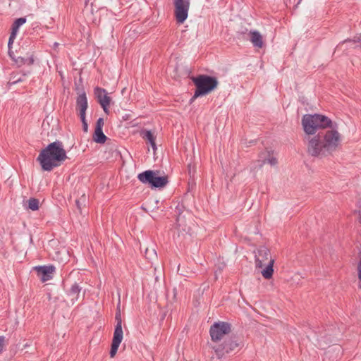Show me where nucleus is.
Instances as JSON below:
<instances>
[{
    "label": "nucleus",
    "mask_w": 361,
    "mask_h": 361,
    "mask_svg": "<svg viewBox=\"0 0 361 361\" xmlns=\"http://www.w3.org/2000/svg\"><path fill=\"white\" fill-rule=\"evenodd\" d=\"M307 152L313 157L324 158L335 152L341 142V133L330 128L317 135H309L305 137Z\"/></svg>",
    "instance_id": "1"
},
{
    "label": "nucleus",
    "mask_w": 361,
    "mask_h": 361,
    "mask_svg": "<svg viewBox=\"0 0 361 361\" xmlns=\"http://www.w3.org/2000/svg\"><path fill=\"white\" fill-rule=\"evenodd\" d=\"M67 158L63 145L59 142L49 144L39 154L37 161L44 171H51L59 166Z\"/></svg>",
    "instance_id": "2"
},
{
    "label": "nucleus",
    "mask_w": 361,
    "mask_h": 361,
    "mask_svg": "<svg viewBox=\"0 0 361 361\" xmlns=\"http://www.w3.org/2000/svg\"><path fill=\"white\" fill-rule=\"evenodd\" d=\"M332 122L322 114H305L302 118V126L306 135H315L317 130L331 127Z\"/></svg>",
    "instance_id": "3"
},
{
    "label": "nucleus",
    "mask_w": 361,
    "mask_h": 361,
    "mask_svg": "<svg viewBox=\"0 0 361 361\" xmlns=\"http://www.w3.org/2000/svg\"><path fill=\"white\" fill-rule=\"evenodd\" d=\"M255 267L262 269L261 274L266 279L272 277L274 273V259L271 256L269 250L264 247H259L255 252Z\"/></svg>",
    "instance_id": "4"
},
{
    "label": "nucleus",
    "mask_w": 361,
    "mask_h": 361,
    "mask_svg": "<svg viewBox=\"0 0 361 361\" xmlns=\"http://www.w3.org/2000/svg\"><path fill=\"white\" fill-rule=\"evenodd\" d=\"M197 89L194 96L191 99L193 101L200 96L205 95L214 90L218 85V81L215 78L205 75H201L192 78Z\"/></svg>",
    "instance_id": "5"
},
{
    "label": "nucleus",
    "mask_w": 361,
    "mask_h": 361,
    "mask_svg": "<svg viewBox=\"0 0 361 361\" xmlns=\"http://www.w3.org/2000/svg\"><path fill=\"white\" fill-rule=\"evenodd\" d=\"M244 345L242 338L233 337L226 340L221 344H209L219 358H221L225 353H229L237 348H241Z\"/></svg>",
    "instance_id": "6"
},
{
    "label": "nucleus",
    "mask_w": 361,
    "mask_h": 361,
    "mask_svg": "<svg viewBox=\"0 0 361 361\" xmlns=\"http://www.w3.org/2000/svg\"><path fill=\"white\" fill-rule=\"evenodd\" d=\"M137 178L142 183H149L154 188H164L168 183V176H159L158 171H145L138 174Z\"/></svg>",
    "instance_id": "7"
},
{
    "label": "nucleus",
    "mask_w": 361,
    "mask_h": 361,
    "mask_svg": "<svg viewBox=\"0 0 361 361\" xmlns=\"http://www.w3.org/2000/svg\"><path fill=\"white\" fill-rule=\"evenodd\" d=\"M231 331V325L228 323L219 322L214 323L209 330L212 344H219V342L224 339Z\"/></svg>",
    "instance_id": "8"
},
{
    "label": "nucleus",
    "mask_w": 361,
    "mask_h": 361,
    "mask_svg": "<svg viewBox=\"0 0 361 361\" xmlns=\"http://www.w3.org/2000/svg\"><path fill=\"white\" fill-rule=\"evenodd\" d=\"M174 16L178 23L182 24L187 19L190 0H174Z\"/></svg>",
    "instance_id": "9"
},
{
    "label": "nucleus",
    "mask_w": 361,
    "mask_h": 361,
    "mask_svg": "<svg viewBox=\"0 0 361 361\" xmlns=\"http://www.w3.org/2000/svg\"><path fill=\"white\" fill-rule=\"evenodd\" d=\"M94 95L104 111L106 114H109V106H110L111 99L108 96L106 91L103 88L97 87L94 89Z\"/></svg>",
    "instance_id": "10"
},
{
    "label": "nucleus",
    "mask_w": 361,
    "mask_h": 361,
    "mask_svg": "<svg viewBox=\"0 0 361 361\" xmlns=\"http://www.w3.org/2000/svg\"><path fill=\"white\" fill-rule=\"evenodd\" d=\"M38 276L40 277L42 282L47 281L52 278V274L55 270L54 266H42L35 267Z\"/></svg>",
    "instance_id": "11"
},
{
    "label": "nucleus",
    "mask_w": 361,
    "mask_h": 361,
    "mask_svg": "<svg viewBox=\"0 0 361 361\" xmlns=\"http://www.w3.org/2000/svg\"><path fill=\"white\" fill-rule=\"evenodd\" d=\"M81 288L77 284H73L67 293L66 302L68 305H73L80 298Z\"/></svg>",
    "instance_id": "12"
},
{
    "label": "nucleus",
    "mask_w": 361,
    "mask_h": 361,
    "mask_svg": "<svg viewBox=\"0 0 361 361\" xmlns=\"http://www.w3.org/2000/svg\"><path fill=\"white\" fill-rule=\"evenodd\" d=\"M76 108L79 111L80 117L85 116V111L87 109V99L85 92L80 94L77 97Z\"/></svg>",
    "instance_id": "13"
},
{
    "label": "nucleus",
    "mask_w": 361,
    "mask_h": 361,
    "mask_svg": "<svg viewBox=\"0 0 361 361\" xmlns=\"http://www.w3.org/2000/svg\"><path fill=\"white\" fill-rule=\"evenodd\" d=\"M259 158L263 163H267L271 166H275L277 164V159L273 153L269 151L262 152L259 154Z\"/></svg>",
    "instance_id": "14"
},
{
    "label": "nucleus",
    "mask_w": 361,
    "mask_h": 361,
    "mask_svg": "<svg viewBox=\"0 0 361 361\" xmlns=\"http://www.w3.org/2000/svg\"><path fill=\"white\" fill-rule=\"evenodd\" d=\"M123 336L114 335L112 340L111 350H110V357H114L118 350V348L123 340Z\"/></svg>",
    "instance_id": "15"
},
{
    "label": "nucleus",
    "mask_w": 361,
    "mask_h": 361,
    "mask_svg": "<svg viewBox=\"0 0 361 361\" xmlns=\"http://www.w3.org/2000/svg\"><path fill=\"white\" fill-rule=\"evenodd\" d=\"M119 305L120 301L118 302V305L117 307V312L116 314V325L114 330V335H118V336H123V332L122 329V320H121V315L119 310Z\"/></svg>",
    "instance_id": "16"
},
{
    "label": "nucleus",
    "mask_w": 361,
    "mask_h": 361,
    "mask_svg": "<svg viewBox=\"0 0 361 361\" xmlns=\"http://www.w3.org/2000/svg\"><path fill=\"white\" fill-rule=\"evenodd\" d=\"M250 35L251 36L250 41L254 46L262 48L263 46V40L261 34L257 31H251Z\"/></svg>",
    "instance_id": "17"
},
{
    "label": "nucleus",
    "mask_w": 361,
    "mask_h": 361,
    "mask_svg": "<svg viewBox=\"0 0 361 361\" xmlns=\"http://www.w3.org/2000/svg\"><path fill=\"white\" fill-rule=\"evenodd\" d=\"M106 140V136L104 134L102 129L95 128L93 135V140L97 143L103 144Z\"/></svg>",
    "instance_id": "18"
},
{
    "label": "nucleus",
    "mask_w": 361,
    "mask_h": 361,
    "mask_svg": "<svg viewBox=\"0 0 361 361\" xmlns=\"http://www.w3.org/2000/svg\"><path fill=\"white\" fill-rule=\"evenodd\" d=\"M142 137L149 142L154 150L157 149L155 143V137L150 130H145L142 133Z\"/></svg>",
    "instance_id": "19"
},
{
    "label": "nucleus",
    "mask_w": 361,
    "mask_h": 361,
    "mask_svg": "<svg viewBox=\"0 0 361 361\" xmlns=\"http://www.w3.org/2000/svg\"><path fill=\"white\" fill-rule=\"evenodd\" d=\"M26 22V18H20L16 19L12 25L11 32L17 35L19 27Z\"/></svg>",
    "instance_id": "20"
},
{
    "label": "nucleus",
    "mask_w": 361,
    "mask_h": 361,
    "mask_svg": "<svg viewBox=\"0 0 361 361\" xmlns=\"http://www.w3.org/2000/svg\"><path fill=\"white\" fill-rule=\"evenodd\" d=\"M11 58L15 61V62L18 66H22L23 64L32 65L34 63V59L32 56L27 59L20 56L18 57L17 59H15L13 56Z\"/></svg>",
    "instance_id": "21"
},
{
    "label": "nucleus",
    "mask_w": 361,
    "mask_h": 361,
    "mask_svg": "<svg viewBox=\"0 0 361 361\" xmlns=\"http://www.w3.org/2000/svg\"><path fill=\"white\" fill-rule=\"evenodd\" d=\"M185 220L183 217L179 216L177 219V226L180 231L188 233L190 231V227L185 225Z\"/></svg>",
    "instance_id": "22"
},
{
    "label": "nucleus",
    "mask_w": 361,
    "mask_h": 361,
    "mask_svg": "<svg viewBox=\"0 0 361 361\" xmlns=\"http://www.w3.org/2000/svg\"><path fill=\"white\" fill-rule=\"evenodd\" d=\"M27 208L32 211H37L39 209V201L36 198H30L27 200Z\"/></svg>",
    "instance_id": "23"
},
{
    "label": "nucleus",
    "mask_w": 361,
    "mask_h": 361,
    "mask_svg": "<svg viewBox=\"0 0 361 361\" xmlns=\"http://www.w3.org/2000/svg\"><path fill=\"white\" fill-rule=\"evenodd\" d=\"M86 200H87L86 196H85V194H83V195L80 197V199H78V200H77L75 201L76 206H77L78 209L80 211H81L82 207L83 206H85V205Z\"/></svg>",
    "instance_id": "24"
},
{
    "label": "nucleus",
    "mask_w": 361,
    "mask_h": 361,
    "mask_svg": "<svg viewBox=\"0 0 361 361\" xmlns=\"http://www.w3.org/2000/svg\"><path fill=\"white\" fill-rule=\"evenodd\" d=\"M16 35H15L14 33H11V35H10V37L8 39V54H9L10 57H12V51H11V46L13 44V42L16 39Z\"/></svg>",
    "instance_id": "25"
},
{
    "label": "nucleus",
    "mask_w": 361,
    "mask_h": 361,
    "mask_svg": "<svg viewBox=\"0 0 361 361\" xmlns=\"http://www.w3.org/2000/svg\"><path fill=\"white\" fill-rule=\"evenodd\" d=\"M145 254H146L147 257L149 259L155 258L157 256V253L154 249H151V250L146 249Z\"/></svg>",
    "instance_id": "26"
},
{
    "label": "nucleus",
    "mask_w": 361,
    "mask_h": 361,
    "mask_svg": "<svg viewBox=\"0 0 361 361\" xmlns=\"http://www.w3.org/2000/svg\"><path fill=\"white\" fill-rule=\"evenodd\" d=\"M6 338L3 336H0V354L4 351L6 346Z\"/></svg>",
    "instance_id": "27"
},
{
    "label": "nucleus",
    "mask_w": 361,
    "mask_h": 361,
    "mask_svg": "<svg viewBox=\"0 0 361 361\" xmlns=\"http://www.w3.org/2000/svg\"><path fill=\"white\" fill-rule=\"evenodd\" d=\"M81 121L82 123V129L84 132H87L88 130V125L85 119V116L80 117Z\"/></svg>",
    "instance_id": "28"
},
{
    "label": "nucleus",
    "mask_w": 361,
    "mask_h": 361,
    "mask_svg": "<svg viewBox=\"0 0 361 361\" xmlns=\"http://www.w3.org/2000/svg\"><path fill=\"white\" fill-rule=\"evenodd\" d=\"M104 124V119L102 118H99L97 121L95 128L102 129Z\"/></svg>",
    "instance_id": "29"
},
{
    "label": "nucleus",
    "mask_w": 361,
    "mask_h": 361,
    "mask_svg": "<svg viewBox=\"0 0 361 361\" xmlns=\"http://www.w3.org/2000/svg\"><path fill=\"white\" fill-rule=\"evenodd\" d=\"M358 207H359V210H358L357 213H358V216H359V221H360V223L361 224V198L358 201Z\"/></svg>",
    "instance_id": "30"
},
{
    "label": "nucleus",
    "mask_w": 361,
    "mask_h": 361,
    "mask_svg": "<svg viewBox=\"0 0 361 361\" xmlns=\"http://www.w3.org/2000/svg\"><path fill=\"white\" fill-rule=\"evenodd\" d=\"M59 45V44L57 42H55L54 43V47H56L57 46Z\"/></svg>",
    "instance_id": "31"
},
{
    "label": "nucleus",
    "mask_w": 361,
    "mask_h": 361,
    "mask_svg": "<svg viewBox=\"0 0 361 361\" xmlns=\"http://www.w3.org/2000/svg\"><path fill=\"white\" fill-rule=\"evenodd\" d=\"M20 80L19 79V80H16V81H13V83H16V82H17L18 81H20Z\"/></svg>",
    "instance_id": "32"
}]
</instances>
